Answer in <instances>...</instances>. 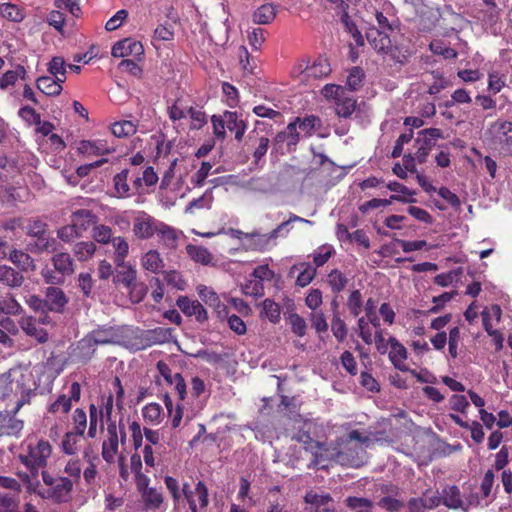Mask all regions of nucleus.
Here are the masks:
<instances>
[{"label":"nucleus","mask_w":512,"mask_h":512,"mask_svg":"<svg viewBox=\"0 0 512 512\" xmlns=\"http://www.w3.org/2000/svg\"><path fill=\"white\" fill-rule=\"evenodd\" d=\"M81 436L74 432H67L62 440V450L67 455H75L79 450Z\"/></svg>","instance_id":"a18cd8bd"},{"label":"nucleus","mask_w":512,"mask_h":512,"mask_svg":"<svg viewBox=\"0 0 512 512\" xmlns=\"http://www.w3.org/2000/svg\"><path fill=\"white\" fill-rule=\"evenodd\" d=\"M136 131H137L136 124L129 120L115 122L111 126L112 134L118 138L132 136L136 133Z\"/></svg>","instance_id":"a19ab883"},{"label":"nucleus","mask_w":512,"mask_h":512,"mask_svg":"<svg viewBox=\"0 0 512 512\" xmlns=\"http://www.w3.org/2000/svg\"><path fill=\"white\" fill-rule=\"evenodd\" d=\"M224 117L226 118L227 129L235 132V138L238 141L242 140L246 130L245 122L238 118L236 112L226 111L224 112Z\"/></svg>","instance_id":"2f4dec72"},{"label":"nucleus","mask_w":512,"mask_h":512,"mask_svg":"<svg viewBox=\"0 0 512 512\" xmlns=\"http://www.w3.org/2000/svg\"><path fill=\"white\" fill-rule=\"evenodd\" d=\"M18 494L0 489V506L7 509L8 512H14L18 504Z\"/></svg>","instance_id":"680f3d73"},{"label":"nucleus","mask_w":512,"mask_h":512,"mask_svg":"<svg viewBox=\"0 0 512 512\" xmlns=\"http://www.w3.org/2000/svg\"><path fill=\"white\" fill-rule=\"evenodd\" d=\"M378 506L388 512H399L403 509L404 503L395 496H384L378 501Z\"/></svg>","instance_id":"338daca9"},{"label":"nucleus","mask_w":512,"mask_h":512,"mask_svg":"<svg viewBox=\"0 0 512 512\" xmlns=\"http://www.w3.org/2000/svg\"><path fill=\"white\" fill-rule=\"evenodd\" d=\"M116 268V274L113 278L115 284H120L127 289L138 280L137 270L131 264L126 262L122 265H116Z\"/></svg>","instance_id":"412c9836"},{"label":"nucleus","mask_w":512,"mask_h":512,"mask_svg":"<svg viewBox=\"0 0 512 512\" xmlns=\"http://www.w3.org/2000/svg\"><path fill=\"white\" fill-rule=\"evenodd\" d=\"M331 68L326 59L319 58L311 66L306 68L308 77L321 78L330 74Z\"/></svg>","instance_id":"c03bdc74"},{"label":"nucleus","mask_w":512,"mask_h":512,"mask_svg":"<svg viewBox=\"0 0 512 512\" xmlns=\"http://www.w3.org/2000/svg\"><path fill=\"white\" fill-rule=\"evenodd\" d=\"M119 436L116 422L107 425V439L102 443V458L107 463H114L118 455Z\"/></svg>","instance_id":"f8f14e48"},{"label":"nucleus","mask_w":512,"mask_h":512,"mask_svg":"<svg viewBox=\"0 0 512 512\" xmlns=\"http://www.w3.org/2000/svg\"><path fill=\"white\" fill-rule=\"evenodd\" d=\"M92 237L98 243L107 244L112 240V229L107 225H96L93 227Z\"/></svg>","instance_id":"e2e57ef3"},{"label":"nucleus","mask_w":512,"mask_h":512,"mask_svg":"<svg viewBox=\"0 0 512 512\" xmlns=\"http://www.w3.org/2000/svg\"><path fill=\"white\" fill-rule=\"evenodd\" d=\"M18 325L27 337L34 339L37 343L44 344L48 342V331L37 324L35 316L23 315L19 319Z\"/></svg>","instance_id":"9b49d317"},{"label":"nucleus","mask_w":512,"mask_h":512,"mask_svg":"<svg viewBox=\"0 0 512 512\" xmlns=\"http://www.w3.org/2000/svg\"><path fill=\"white\" fill-rule=\"evenodd\" d=\"M300 269V273L296 279V284L300 287H306L309 285L316 276V268L309 263H302L300 265H294L292 270Z\"/></svg>","instance_id":"e433bc0d"},{"label":"nucleus","mask_w":512,"mask_h":512,"mask_svg":"<svg viewBox=\"0 0 512 512\" xmlns=\"http://www.w3.org/2000/svg\"><path fill=\"white\" fill-rule=\"evenodd\" d=\"M442 136V131L438 128L424 129L419 133L416 144L431 150Z\"/></svg>","instance_id":"72a5a7b5"},{"label":"nucleus","mask_w":512,"mask_h":512,"mask_svg":"<svg viewBox=\"0 0 512 512\" xmlns=\"http://www.w3.org/2000/svg\"><path fill=\"white\" fill-rule=\"evenodd\" d=\"M9 260L24 271L34 270L35 268L33 259L27 253L20 250H12Z\"/></svg>","instance_id":"ea45409f"},{"label":"nucleus","mask_w":512,"mask_h":512,"mask_svg":"<svg viewBox=\"0 0 512 512\" xmlns=\"http://www.w3.org/2000/svg\"><path fill=\"white\" fill-rule=\"evenodd\" d=\"M362 294L359 290H354L350 293L347 300V307L350 313L357 317L362 310Z\"/></svg>","instance_id":"774afa93"},{"label":"nucleus","mask_w":512,"mask_h":512,"mask_svg":"<svg viewBox=\"0 0 512 512\" xmlns=\"http://www.w3.org/2000/svg\"><path fill=\"white\" fill-rule=\"evenodd\" d=\"M186 251L192 260L202 265H208L212 261V255L205 247L189 244Z\"/></svg>","instance_id":"4c0bfd02"},{"label":"nucleus","mask_w":512,"mask_h":512,"mask_svg":"<svg viewBox=\"0 0 512 512\" xmlns=\"http://www.w3.org/2000/svg\"><path fill=\"white\" fill-rule=\"evenodd\" d=\"M96 221L95 214L87 209H79L72 213L71 224L81 235Z\"/></svg>","instance_id":"4be33fe9"},{"label":"nucleus","mask_w":512,"mask_h":512,"mask_svg":"<svg viewBox=\"0 0 512 512\" xmlns=\"http://www.w3.org/2000/svg\"><path fill=\"white\" fill-rule=\"evenodd\" d=\"M325 96L334 97L336 99L335 111L338 116L348 118L352 115L356 108V100L343 96L344 90L335 85L325 86Z\"/></svg>","instance_id":"1a4fd4ad"},{"label":"nucleus","mask_w":512,"mask_h":512,"mask_svg":"<svg viewBox=\"0 0 512 512\" xmlns=\"http://www.w3.org/2000/svg\"><path fill=\"white\" fill-rule=\"evenodd\" d=\"M25 74V70L22 66H18L15 70H9L5 72L0 78V89H6L16 83L17 79Z\"/></svg>","instance_id":"052dcab7"},{"label":"nucleus","mask_w":512,"mask_h":512,"mask_svg":"<svg viewBox=\"0 0 512 512\" xmlns=\"http://www.w3.org/2000/svg\"><path fill=\"white\" fill-rule=\"evenodd\" d=\"M114 151L104 140H83L78 145V152L86 156H100Z\"/></svg>","instance_id":"f3484780"},{"label":"nucleus","mask_w":512,"mask_h":512,"mask_svg":"<svg viewBox=\"0 0 512 512\" xmlns=\"http://www.w3.org/2000/svg\"><path fill=\"white\" fill-rule=\"evenodd\" d=\"M297 130L304 133L305 136H311L317 126H320V119L316 116H307L304 119L297 118Z\"/></svg>","instance_id":"49530a36"},{"label":"nucleus","mask_w":512,"mask_h":512,"mask_svg":"<svg viewBox=\"0 0 512 512\" xmlns=\"http://www.w3.org/2000/svg\"><path fill=\"white\" fill-rule=\"evenodd\" d=\"M260 317L268 319L271 323L277 324L281 319V308L272 299H265L261 304Z\"/></svg>","instance_id":"7c9ffc66"},{"label":"nucleus","mask_w":512,"mask_h":512,"mask_svg":"<svg viewBox=\"0 0 512 512\" xmlns=\"http://www.w3.org/2000/svg\"><path fill=\"white\" fill-rule=\"evenodd\" d=\"M129 170L123 169L113 178L114 196L117 198H127L130 196V186L128 184Z\"/></svg>","instance_id":"c756f323"},{"label":"nucleus","mask_w":512,"mask_h":512,"mask_svg":"<svg viewBox=\"0 0 512 512\" xmlns=\"http://www.w3.org/2000/svg\"><path fill=\"white\" fill-rule=\"evenodd\" d=\"M35 390L31 372L23 369H10L0 375V404L16 399L13 415L29 402L31 392Z\"/></svg>","instance_id":"f257e3e1"},{"label":"nucleus","mask_w":512,"mask_h":512,"mask_svg":"<svg viewBox=\"0 0 512 512\" xmlns=\"http://www.w3.org/2000/svg\"><path fill=\"white\" fill-rule=\"evenodd\" d=\"M213 202V196L210 191L205 192L201 197L192 200L186 207V213H193L194 209L210 208Z\"/></svg>","instance_id":"4d7b16f0"},{"label":"nucleus","mask_w":512,"mask_h":512,"mask_svg":"<svg viewBox=\"0 0 512 512\" xmlns=\"http://www.w3.org/2000/svg\"><path fill=\"white\" fill-rule=\"evenodd\" d=\"M52 448L48 441L39 440L37 443H29L27 453L20 455L21 462L32 472L47 465V461L51 456Z\"/></svg>","instance_id":"20e7f679"},{"label":"nucleus","mask_w":512,"mask_h":512,"mask_svg":"<svg viewBox=\"0 0 512 512\" xmlns=\"http://www.w3.org/2000/svg\"><path fill=\"white\" fill-rule=\"evenodd\" d=\"M393 201H399L402 203H414L416 202L415 199H406L404 197H400L398 195H391L389 199H371L369 201L364 202L359 206V210L362 213H367L368 211L372 209H377L379 207H386L390 205Z\"/></svg>","instance_id":"c85d7f7f"},{"label":"nucleus","mask_w":512,"mask_h":512,"mask_svg":"<svg viewBox=\"0 0 512 512\" xmlns=\"http://www.w3.org/2000/svg\"><path fill=\"white\" fill-rule=\"evenodd\" d=\"M96 245L92 241L78 242L73 247V253L79 261H87L93 257Z\"/></svg>","instance_id":"79ce46f5"},{"label":"nucleus","mask_w":512,"mask_h":512,"mask_svg":"<svg viewBox=\"0 0 512 512\" xmlns=\"http://www.w3.org/2000/svg\"><path fill=\"white\" fill-rule=\"evenodd\" d=\"M288 323L291 326V330L299 337H303L306 334L307 324L303 317L297 313H292L287 318Z\"/></svg>","instance_id":"bf43d9fd"},{"label":"nucleus","mask_w":512,"mask_h":512,"mask_svg":"<svg viewBox=\"0 0 512 512\" xmlns=\"http://www.w3.org/2000/svg\"><path fill=\"white\" fill-rule=\"evenodd\" d=\"M160 220L144 211H138L133 219V234L136 238L147 240L152 238L157 230Z\"/></svg>","instance_id":"0eeeda50"},{"label":"nucleus","mask_w":512,"mask_h":512,"mask_svg":"<svg viewBox=\"0 0 512 512\" xmlns=\"http://www.w3.org/2000/svg\"><path fill=\"white\" fill-rule=\"evenodd\" d=\"M327 283L332 292L340 293L348 284V278L338 269H333L327 275Z\"/></svg>","instance_id":"58836bf2"},{"label":"nucleus","mask_w":512,"mask_h":512,"mask_svg":"<svg viewBox=\"0 0 512 512\" xmlns=\"http://www.w3.org/2000/svg\"><path fill=\"white\" fill-rule=\"evenodd\" d=\"M176 304L186 316H194L200 323H203L208 319L207 311L198 300H192L186 296H180L177 299Z\"/></svg>","instance_id":"2eb2a0df"},{"label":"nucleus","mask_w":512,"mask_h":512,"mask_svg":"<svg viewBox=\"0 0 512 512\" xmlns=\"http://www.w3.org/2000/svg\"><path fill=\"white\" fill-rule=\"evenodd\" d=\"M142 267L150 272L157 273L163 268V260L156 250L146 252L141 260Z\"/></svg>","instance_id":"f704fd0d"},{"label":"nucleus","mask_w":512,"mask_h":512,"mask_svg":"<svg viewBox=\"0 0 512 512\" xmlns=\"http://www.w3.org/2000/svg\"><path fill=\"white\" fill-rule=\"evenodd\" d=\"M166 408L168 410L169 416L171 418V425L173 428H178L181 424L183 417L182 407L178 404L175 409H173V403L169 396H165L164 399Z\"/></svg>","instance_id":"13d9d810"},{"label":"nucleus","mask_w":512,"mask_h":512,"mask_svg":"<svg viewBox=\"0 0 512 512\" xmlns=\"http://www.w3.org/2000/svg\"><path fill=\"white\" fill-rule=\"evenodd\" d=\"M66 63L63 57L55 56L47 64V70L51 77L56 79L61 78L63 82L66 81Z\"/></svg>","instance_id":"37998d69"},{"label":"nucleus","mask_w":512,"mask_h":512,"mask_svg":"<svg viewBox=\"0 0 512 512\" xmlns=\"http://www.w3.org/2000/svg\"><path fill=\"white\" fill-rule=\"evenodd\" d=\"M6 422L7 424L0 428V435H18L24 426L22 420L16 419L9 415Z\"/></svg>","instance_id":"69168bd1"},{"label":"nucleus","mask_w":512,"mask_h":512,"mask_svg":"<svg viewBox=\"0 0 512 512\" xmlns=\"http://www.w3.org/2000/svg\"><path fill=\"white\" fill-rule=\"evenodd\" d=\"M101 405H100V420L105 419L107 422V425L111 422H114L112 420V413L114 408V400L113 395L110 393L107 396H103L101 399Z\"/></svg>","instance_id":"6e6d98bb"},{"label":"nucleus","mask_w":512,"mask_h":512,"mask_svg":"<svg viewBox=\"0 0 512 512\" xmlns=\"http://www.w3.org/2000/svg\"><path fill=\"white\" fill-rule=\"evenodd\" d=\"M24 282V277L21 273L7 265H0V283L9 288H18Z\"/></svg>","instance_id":"bb28decb"},{"label":"nucleus","mask_w":512,"mask_h":512,"mask_svg":"<svg viewBox=\"0 0 512 512\" xmlns=\"http://www.w3.org/2000/svg\"><path fill=\"white\" fill-rule=\"evenodd\" d=\"M0 15L10 21L20 22L23 19L22 11L14 4H0Z\"/></svg>","instance_id":"864d4df0"},{"label":"nucleus","mask_w":512,"mask_h":512,"mask_svg":"<svg viewBox=\"0 0 512 512\" xmlns=\"http://www.w3.org/2000/svg\"><path fill=\"white\" fill-rule=\"evenodd\" d=\"M310 451L313 455V465L322 469L327 467L326 462L329 461H333L337 464L349 461L354 463L357 462V459H354L353 457L349 458L345 454L339 453L337 440L330 445L317 442L314 445V449Z\"/></svg>","instance_id":"39448f33"},{"label":"nucleus","mask_w":512,"mask_h":512,"mask_svg":"<svg viewBox=\"0 0 512 512\" xmlns=\"http://www.w3.org/2000/svg\"><path fill=\"white\" fill-rule=\"evenodd\" d=\"M47 310L62 313L69 302L64 291L57 286H49L44 292Z\"/></svg>","instance_id":"4468645a"},{"label":"nucleus","mask_w":512,"mask_h":512,"mask_svg":"<svg viewBox=\"0 0 512 512\" xmlns=\"http://www.w3.org/2000/svg\"><path fill=\"white\" fill-rule=\"evenodd\" d=\"M276 15V6L273 3H265L254 11L252 19L256 24L267 25L275 19Z\"/></svg>","instance_id":"cd10ccee"},{"label":"nucleus","mask_w":512,"mask_h":512,"mask_svg":"<svg viewBox=\"0 0 512 512\" xmlns=\"http://www.w3.org/2000/svg\"><path fill=\"white\" fill-rule=\"evenodd\" d=\"M119 333L113 327H99L91 331L79 342V349H93L96 345L115 344L119 342Z\"/></svg>","instance_id":"423d86ee"},{"label":"nucleus","mask_w":512,"mask_h":512,"mask_svg":"<svg viewBox=\"0 0 512 512\" xmlns=\"http://www.w3.org/2000/svg\"><path fill=\"white\" fill-rule=\"evenodd\" d=\"M128 296L132 303L141 302L147 294L148 288L145 283L137 280L134 284L127 289Z\"/></svg>","instance_id":"603ef678"},{"label":"nucleus","mask_w":512,"mask_h":512,"mask_svg":"<svg viewBox=\"0 0 512 512\" xmlns=\"http://www.w3.org/2000/svg\"><path fill=\"white\" fill-rule=\"evenodd\" d=\"M35 247L38 251H55L56 239L48 232H44L41 236L35 237Z\"/></svg>","instance_id":"5fc2aeb1"},{"label":"nucleus","mask_w":512,"mask_h":512,"mask_svg":"<svg viewBox=\"0 0 512 512\" xmlns=\"http://www.w3.org/2000/svg\"><path fill=\"white\" fill-rule=\"evenodd\" d=\"M145 506L148 509L156 510L163 503V496L155 488H150L141 494Z\"/></svg>","instance_id":"09e8293b"},{"label":"nucleus","mask_w":512,"mask_h":512,"mask_svg":"<svg viewBox=\"0 0 512 512\" xmlns=\"http://www.w3.org/2000/svg\"><path fill=\"white\" fill-rule=\"evenodd\" d=\"M73 483L66 477H60L54 481L49 496L58 503L67 502L70 499Z\"/></svg>","instance_id":"6ab92c4d"},{"label":"nucleus","mask_w":512,"mask_h":512,"mask_svg":"<svg viewBox=\"0 0 512 512\" xmlns=\"http://www.w3.org/2000/svg\"><path fill=\"white\" fill-rule=\"evenodd\" d=\"M369 324L371 323L365 317H360L357 321L358 335L367 345L373 343V334Z\"/></svg>","instance_id":"0e129e2a"},{"label":"nucleus","mask_w":512,"mask_h":512,"mask_svg":"<svg viewBox=\"0 0 512 512\" xmlns=\"http://www.w3.org/2000/svg\"><path fill=\"white\" fill-rule=\"evenodd\" d=\"M300 140V132L297 130V122L288 124L284 131L279 132L275 138V144L286 143L289 150L295 148Z\"/></svg>","instance_id":"393cba45"},{"label":"nucleus","mask_w":512,"mask_h":512,"mask_svg":"<svg viewBox=\"0 0 512 512\" xmlns=\"http://www.w3.org/2000/svg\"><path fill=\"white\" fill-rule=\"evenodd\" d=\"M366 37L370 45L378 53L387 55L391 60L400 64L408 60L410 55L409 51L403 47L393 45L386 31L373 27L367 31Z\"/></svg>","instance_id":"7ed1b4c3"},{"label":"nucleus","mask_w":512,"mask_h":512,"mask_svg":"<svg viewBox=\"0 0 512 512\" xmlns=\"http://www.w3.org/2000/svg\"><path fill=\"white\" fill-rule=\"evenodd\" d=\"M331 331L333 333V336L339 342H343L347 337L348 329H347V326H346L344 320L341 319L339 313H335V315H333V317H332Z\"/></svg>","instance_id":"de8ad7c7"},{"label":"nucleus","mask_w":512,"mask_h":512,"mask_svg":"<svg viewBox=\"0 0 512 512\" xmlns=\"http://www.w3.org/2000/svg\"><path fill=\"white\" fill-rule=\"evenodd\" d=\"M346 504L349 508L355 510V512H371L374 507L371 500L359 497H348Z\"/></svg>","instance_id":"3c124183"},{"label":"nucleus","mask_w":512,"mask_h":512,"mask_svg":"<svg viewBox=\"0 0 512 512\" xmlns=\"http://www.w3.org/2000/svg\"><path fill=\"white\" fill-rule=\"evenodd\" d=\"M495 139L502 144L507 151H512V122H496L492 126Z\"/></svg>","instance_id":"5701e85b"},{"label":"nucleus","mask_w":512,"mask_h":512,"mask_svg":"<svg viewBox=\"0 0 512 512\" xmlns=\"http://www.w3.org/2000/svg\"><path fill=\"white\" fill-rule=\"evenodd\" d=\"M389 345L391 348L389 358L395 368L400 371H407L408 367L405 364V360L407 359L406 348L394 337L389 338Z\"/></svg>","instance_id":"aec40b11"},{"label":"nucleus","mask_w":512,"mask_h":512,"mask_svg":"<svg viewBox=\"0 0 512 512\" xmlns=\"http://www.w3.org/2000/svg\"><path fill=\"white\" fill-rule=\"evenodd\" d=\"M143 417L151 424H158L162 420V407L157 403H149L143 408Z\"/></svg>","instance_id":"8fccbe9b"},{"label":"nucleus","mask_w":512,"mask_h":512,"mask_svg":"<svg viewBox=\"0 0 512 512\" xmlns=\"http://www.w3.org/2000/svg\"><path fill=\"white\" fill-rule=\"evenodd\" d=\"M54 269L63 277L72 275L74 273V261L70 254L59 252L51 258Z\"/></svg>","instance_id":"a878e982"},{"label":"nucleus","mask_w":512,"mask_h":512,"mask_svg":"<svg viewBox=\"0 0 512 512\" xmlns=\"http://www.w3.org/2000/svg\"><path fill=\"white\" fill-rule=\"evenodd\" d=\"M23 312V307L14 298L13 295L8 294L5 297H0V316L1 315H20Z\"/></svg>","instance_id":"c9c22d12"},{"label":"nucleus","mask_w":512,"mask_h":512,"mask_svg":"<svg viewBox=\"0 0 512 512\" xmlns=\"http://www.w3.org/2000/svg\"><path fill=\"white\" fill-rule=\"evenodd\" d=\"M63 79L41 76L36 81L37 88L47 96H58L62 92Z\"/></svg>","instance_id":"b1692460"},{"label":"nucleus","mask_w":512,"mask_h":512,"mask_svg":"<svg viewBox=\"0 0 512 512\" xmlns=\"http://www.w3.org/2000/svg\"><path fill=\"white\" fill-rule=\"evenodd\" d=\"M155 235L165 247L175 249L182 232L160 221Z\"/></svg>","instance_id":"a211bd4d"},{"label":"nucleus","mask_w":512,"mask_h":512,"mask_svg":"<svg viewBox=\"0 0 512 512\" xmlns=\"http://www.w3.org/2000/svg\"><path fill=\"white\" fill-rule=\"evenodd\" d=\"M371 442L369 436L359 430L351 431L346 437L337 439L339 453L345 454L347 457L357 459V462H340V465L351 467H361L367 462V453L364 445L367 447Z\"/></svg>","instance_id":"f03ea898"},{"label":"nucleus","mask_w":512,"mask_h":512,"mask_svg":"<svg viewBox=\"0 0 512 512\" xmlns=\"http://www.w3.org/2000/svg\"><path fill=\"white\" fill-rule=\"evenodd\" d=\"M144 49L139 41L131 38H126L116 42L113 47L111 54L113 57L124 58L128 56L139 57L143 55Z\"/></svg>","instance_id":"dca6fc26"},{"label":"nucleus","mask_w":512,"mask_h":512,"mask_svg":"<svg viewBox=\"0 0 512 512\" xmlns=\"http://www.w3.org/2000/svg\"><path fill=\"white\" fill-rule=\"evenodd\" d=\"M306 512H336V505L332 497L327 493L308 491L305 494Z\"/></svg>","instance_id":"9d476101"},{"label":"nucleus","mask_w":512,"mask_h":512,"mask_svg":"<svg viewBox=\"0 0 512 512\" xmlns=\"http://www.w3.org/2000/svg\"><path fill=\"white\" fill-rule=\"evenodd\" d=\"M442 503L449 509H461L468 512L470 506L477 503V496L470 495L466 500L462 498L459 488L455 485L445 487L442 491Z\"/></svg>","instance_id":"6e6552de"},{"label":"nucleus","mask_w":512,"mask_h":512,"mask_svg":"<svg viewBox=\"0 0 512 512\" xmlns=\"http://www.w3.org/2000/svg\"><path fill=\"white\" fill-rule=\"evenodd\" d=\"M112 247L114 249V263L115 265H122L129 253V244L124 237L117 236L111 240Z\"/></svg>","instance_id":"473e14b6"},{"label":"nucleus","mask_w":512,"mask_h":512,"mask_svg":"<svg viewBox=\"0 0 512 512\" xmlns=\"http://www.w3.org/2000/svg\"><path fill=\"white\" fill-rule=\"evenodd\" d=\"M197 293L206 305L214 309L218 319L224 320L227 317V306L221 302L218 294L212 288L199 285Z\"/></svg>","instance_id":"ddd939ff"}]
</instances>
